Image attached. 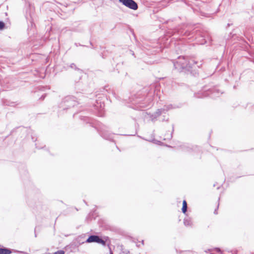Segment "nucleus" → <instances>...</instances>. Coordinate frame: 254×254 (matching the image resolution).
Masks as SVG:
<instances>
[{
  "label": "nucleus",
  "mask_w": 254,
  "mask_h": 254,
  "mask_svg": "<svg viewBox=\"0 0 254 254\" xmlns=\"http://www.w3.org/2000/svg\"><path fill=\"white\" fill-rule=\"evenodd\" d=\"M4 27V24L3 22L0 21V30H2Z\"/></svg>",
  "instance_id": "obj_6"
},
{
  "label": "nucleus",
  "mask_w": 254,
  "mask_h": 254,
  "mask_svg": "<svg viewBox=\"0 0 254 254\" xmlns=\"http://www.w3.org/2000/svg\"><path fill=\"white\" fill-rule=\"evenodd\" d=\"M86 242L88 243L96 242L101 244L103 246H105L106 244L105 241L100 239L99 236L95 235L90 236L87 240Z\"/></svg>",
  "instance_id": "obj_2"
},
{
  "label": "nucleus",
  "mask_w": 254,
  "mask_h": 254,
  "mask_svg": "<svg viewBox=\"0 0 254 254\" xmlns=\"http://www.w3.org/2000/svg\"><path fill=\"white\" fill-rule=\"evenodd\" d=\"M214 213H215V214H217V212L216 211V210H215Z\"/></svg>",
  "instance_id": "obj_7"
},
{
  "label": "nucleus",
  "mask_w": 254,
  "mask_h": 254,
  "mask_svg": "<svg viewBox=\"0 0 254 254\" xmlns=\"http://www.w3.org/2000/svg\"><path fill=\"white\" fill-rule=\"evenodd\" d=\"M119 1L130 9L136 10L138 8L137 3L133 0H119Z\"/></svg>",
  "instance_id": "obj_1"
},
{
  "label": "nucleus",
  "mask_w": 254,
  "mask_h": 254,
  "mask_svg": "<svg viewBox=\"0 0 254 254\" xmlns=\"http://www.w3.org/2000/svg\"><path fill=\"white\" fill-rule=\"evenodd\" d=\"M11 251L7 249L0 248V254H10Z\"/></svg>",
  "instance_id": "obj_3"
},
{
  "label": "nucleus",
  "mask_w": 254,
  "mask_h": 254,
  "mask_svg": "<svg viewBox=\"0 0 254 254\" xmlns=\"http://www.w3.org/2000/svg\"><path fill=\"white\" fill-rule=\"evenodd\" d=\"M53 254H64V252L63 250H60L54 253Z\"/></svg>",
  "instance_id": "obj_5"
},
{
  "label": "nucleus",
  "mask_w": 254,
  "mask_h": 254,
  "mask_svg": "<svg viewBox=\"0 0 254 254\" xmlns=\"http://www.w3.org/2000/svg\"><path fill=\"white\" fill-rule=\"evenodd\" d=\"M182 210L183 213H186L187 211V202L186 200H184L183 201V206Z\"/></svg>",
  "instance_id": "obj_4"
}]
</instances>
